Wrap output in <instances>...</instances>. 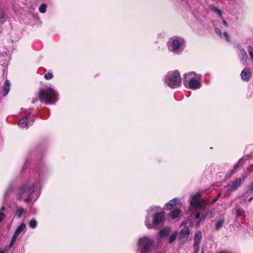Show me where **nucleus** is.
Wrapping results in <instances>:
<instances>
[{
	"instance_id": "f257e3e1",
	"label": "nucleus",
	"mask_w": 253,
	"mask_h": 253,
	"mask_svg": "<svg viewBox=\"0 0 253 253\" xmlns=\"http://www.w3.org/2000/svg\"><path fill=\"white\" fill-rule=\"evenodd\" d=\"M200 196L199 193H196L192 196L190 199V211H196V213L192 212L191 214L198 220L195 224L196 225H199L207 218H211L213 217L212 210L208 209V203L205 200H201Z\"/></svg>"
},
{
	"instance_id": "f03ea898",
	"label": "nucleus",
	"mask_w": 253,
	"mask_h": 253,
	"mask_svg": "<svg viewBox=\"0 0 253 253\" xmlns=\"http://www.w3.org/2000/svg\"><path fill=\"white\" fill-rule=\"evenodd\" d=\"M160 209L152 206L147 211V215L145 220V225L148 229H153L162 224L165 219V212L159 211Z\"/></svg>"
},
{
	"instance_id": "7ed1b4c3",
	"label": "nucleus",
	"mask_w": 253,
	"mask_h": 253,
	"mask_svg": "<svg viewBox=\"0 0 253 253\" xmlns=\"http://www.w3.org/2000/svg\"><path fill=\"white\" fill-rule=\"evenodd\" d=\"M38 186L40 189L41 188L42 186L39 181L35 182H28L24 184L16 194V199L27 203H29L34 199V194Z\"/></svg>"
},
{
	"instance_id": "20e7f679",
	"label": "nucleus",
	"mask_w": 253,
	"mask_h": 253,
	"mask_svg": "<svg viewBox=\"0 0 253 253\" xmlns=\"http://www.w3.org/2000/svg\"><path fill=\"white\" fill-rule=\"evenodd\" d=\"M58 93L50 86L46 85L39 92V98L41 101L47 104H54L58 100Z\"/></svg>"
},
{
	"instance_id": "39448f33",
	"label": "nucleus",
	"mask_w": 253,
	"mask_h": 253,
	"mask_svg": "<svg viewBox=\"0 0 253 253\" xmlns=\"http://www.w3.org/2000/svg\"><path fill=\"white\" fill-rule=\"evenodd\" d=\"M202 75L194 72L184 75L183 83L187 87L193 90L199 89L201 87Z\"/></svg>"
},
{
	"instance_id": "423d86ee",
	"label": "nucleus",
	"mask_w": 253,
	"mask_h": 253,
	"mask_svg": "<svg viewBox=\"0 0 253 253\" xmlns=\"http://www.w3.org/2000/svg\"><path fill=\"white\" fill-rule=\"evenodd\" d=\"M185 44V40L180 37H172L168 42L169 50L176 54H180L183 51Z\"/></svg>"
},
{
	"instance_id": "0eeeda50",
	"label": "nucleus",
	"mask_w": 253,
	"mask_h": 253,
	"mask_svg": "<svg viewBox=\"0 0 253 253\" xmlns=\"http://www.w3.org/2000/svg\"><path fill=\"white\" fill-rule=\"evenodd\" d=\"M154 246V240L148 236L141 237L137 241V250L140 253H151Z\"/></svg>"
},
{
	"instance_id": "6e6552de",
	"label": "nucleus",
	"mask_w": 253,
	"mask_h": 253,
	"mask_svg": "<svg viewBox=\"0 0 253 253\" xmlns=\"http://www.w3.org/2000/svg\"><path fill=\"white\" fill-rule=\"evenodd\" d=\"M181 82L180 73L177 70L168 72L164 79L165 84L171 88L179 87Z\"/></svg>"
},
{
	"instance_id": "1a4fd4ad",
	"label": "nucleus",
	"mask_w": 253,
	"mask_h": 253,
	"mask_svg": "<svg viewBox=\"0 0 253 253\" xmlns=\"http://www.w3.org/2000/svg\"><path fill=\"white\" fill-rule=\"evenodd\" d=\"M246 174H243L242 177H239L236 179L235 181H232L229 183L225 188L227 191H234L237 189V188L241 185V184L244 181L245 178L247 177Z\"/></svg>"
},
{
	"instance_id": "9d476101",
	"label": "nucleus",
	"mask_w": 253,
	"mask_h": 253,
	"mask_svg": "<svg viewBox=\"0 0 253 253\" xmlns=\"http://www.w3.org/2000/svg\"><path fill=\"white\" fill-rule=\"evenodd\" d=\"M21 111L26 115V117H23L19 120L18 125L21 128L27 127L30 125L28 120L30 117V111L28 109L23 108L21 109Z\"/></svg>"
},
{
	"instance_id": "9b49d317",
	"label": "nucleus",
	"mask_w": 253,
	"mask_h": 253,
	"mask_svg": "<svg viewBox=\"0 0 253 253\" xmlns=\"http://www.w3.org/2000/svg\"><path fill=\"white\" fill-rule=\"evenodd\" d=\"M26 227V224L24 223H22L17 227L14 234L12 236V239L9 245L8 248H10L13 246L15 241L17 239L19 235L25 230Z\"/></svg>"
},
{
	"instance_id": "f8f14e48",
	"label": "nucleus",
	"mask_w": 253,
	"mask_h": 253,
	"mask_svg": "<svg viewBox=\"0 0 253 253\" xmlns=\"http://www.w3.org/2000/svg\"><path fill=\"white\" fill-rule=\"evenodd\" d=\"M238 53L239 57L240 58L242 63L244 65H246L247 64V53L243 47L241 46H238Z\"/></svg>"
},
{
	"instance_id": "ddd939ff",
	"label": "nucleus",
	"mask_w": 253,
	"mask_h": 253,
	"mask_svg": "<svg viewBox=\"0 0 253 253\" xmlns=\"http://www.w3.org/2000/svg\"><path fill=\"white\" fill-rule=\"evenodd\" d=\"M202 239V233L200 231L197 232L194 238V248L196 253L199 250V245Z\"/></svg>"
},
{
	"instance_id": "4468645a",
	"label": "nucleus",
	"mask_w": 253,
	"mask_h": 253,
	"mask_svg": "<svg viewBox=\"0 0 253 253\" xmlns=\"http://www.w3.org/2000/svg\"><path fill=\"white\" fill-rule=\"evenodd\" d=\"M251 72L249 68H246L242 70L241 73V77L244 82H248L251 77Z\"/></svg>"
},
{
	"instance_id": "2eb2a0df",
	"label": "nucleus",
	"mask_w": 253,
	"mask_h": 253,
	"mask_svg": "<svg viewBox=\"0 0 253 253\" xmlns=\"http://www.w3.org/2000/svg\"><path fill=\"white\" fill-rule=\"evenodd\" d=\"M170 232V230L168 228H164L161 230L156 235V239L160 240L167 236Z\"/></svg>"
},
{
	"instance_id": "dca6fc26",
	"label": "nucleus",
	"mask_w": 253,
	"mask_h": 253,
	"mask_svg": "<svg viewBox=\"0 0 253 253\" xmlns=\"http://www.w3.org/2000/svg\"><path fill=\"white\" fill-rule=\"evenodd\" d=\"M190 234V230L188 227L184 228L180 233V239L182 241L187 240L188 237Z\"/></svg>"
},
{
	"instance_id": "f3484780",
	"label": "nucleus",
	"mask_w": 253,
	"mask_h": 253,
	"mask_svg": "<svg viewBox=\"0 0 253 253\" xmlns=\"http://www.w3.org/2000/svg\"><path fill=\"white\" fill-rule=\"evenodd\" d=\"M10 83L9 81L6 80L4 84L2 86V95L3 96H5L8 93L10 90Z\"/></svg>"
},
{
	"instance_id": "a211bd4d",
	"label": "nucleus",
	"mask_w": 253,
	"mask_h": 253,
	"mask_svg": "<svg viewBox=\"0 0 253 253\" xmlns=\"http://www.w3.org/2000/svg\"><path fill=\"white\" fill-rule=\"evenodd\" d=\"M27 213V211L24 210L23 208H21V207L16 206L15 208V216H16L17 218H20L21 217V216L24 214H26Z\"/></svg>"
},
{
	"instance_id": "6ab92c4d",
	"label": "nucleus",
	"mask_w": 253,
	"mask_h": 253,
	"mask_svg": "<svg viewBox=\"0 0 253 253\" xmlns=\"http://www.w3.org/2000/svg\"><path fill=\"white\" fill-rule=\"evenodd\" d=\"M182 215L181 211L179 209H174L170 213V216L172 219L178 218Z\"/></svg>"
},
{
	"instance_id": "aec40b11",
	"label": "nucleus",
	"mask_w": 253,
	"mask_h": 253,
	"mask_svg": "<svg viewBox=\"0 0 253 253\" xmlns=\"http://www.w3.org/2000/svg\"><path fill=\"white\" fill-rule=\"evenodd\" d=\"M178 201V199L177 198H173L170 200L168 203L165 205V209L167 210H170L174 206H175L177 202Z\"/></svg>"
},
{
	"instance_id": "412c9836",
	"label": "nucleus",
	"mask_w": 253,
	"mask_h": 253,
	"mask_svg": "<svg viewBox=\"0 0 253 253\" xmlns=\"http://www.w3.org/2000/svg\"><path fill=\"white\" fill-rule=\"evenodd\" d=\"M236 213L237 217H245V211L241 208H237Z\"/></svg>"
},
{
	"instance_id": "4be33fe9",
	"label": "nucleus",
	"mask_w": 253,
	"mask_h": 253,
	"mask_svg": "<svg viewBox=\"0 0 253 253\" xmlns=\"http://www.w3.org/2000/svg\"><path fill=\"white\" fill-rule=\"evenodd\" d=\"M13 191V188L11 186H9L7 189L6 190L4 194V198L6 200L7 199L9 196L10 194Z\"/></svg>"
},
{
	"instance_id": "5701e85b",
	"label": "nucleus",
	"mask_w": 253,
	"mask_h": 253,
	"mask_svg": "<svg viewBox=\"0 0 253 253\" xmlns=\"http://www.w3.org/2000/svg\"><path fill=\"white\" fill-rule=\"evenodd\" d=\"M210 7H211V9L212 11L216 13L219 15V16H220L221 18L222 17V11L221 10H220L217 7L214 6L213 5H211Z\"/></svg>"
},
{
	"instance_id": "b1692460",
	"label": "nucleus",
	"mask_w": 253,
	"mask_h": 253,
	"mask_svg": "<svg viewBox=\"0 0 253 253\" xmlns=\"http://www.w3.org/2000/svg\"><path fill=\"white\" fill-rule=\"evenodd\" d=\"M28 225L31 228L35 229L37 226L38 222L35 219H33L29 221Z\"/></svg>"
},
{
	"instance_id": "393cba45",
	"label": "nucleus",
	"mask_w": 253,
	"mask_h": 253,
	"mask_svg": "<svg viewBox=\"0 0 253 253\" xmlns=\"http://www.w3.org/2000/svg\"><path fill=\"white\" fill-rule=\"evenodd\" d=\"M224 222V220L223 218L219 219L218 221H217L215 224V229L216 230H219L223 225V223Z\"/></svg>"
},
{
	"instance_id": "a878e982",
	"label": "nucleus",
	"mask_w": 253,
	"mask_h": 253,
	"mask_svg": "<svg viewBox=\"0 0 253 253\" xmlns=\"http://www.w3.org/2000/svg\"><path fill=\"white\" fill-rule=\"evenodd\" d=\"M5 208L4 206L1 207L0 209V222L5 217V214L3 212Z\"/></svg>"
},
{
	"instance_id": "bb28decb",
	"label": "nucleus",
	"mask_w": 253,
	"mask_h": 253,
	"mask_svg": "<svg viewBox=\"0 0 253 253\" xmlns=\"http://www.w3.org/2000/svg\"><path fill=\"white\" fill-rule=\"evenodd\" d=\"M46 5L44 3H42L39 7V11L42 13H44L46 12Z\"/></svg>"
},
{
	"instance_id": "cd10ccee",
	"label": "nucleus",
	"mask_w": 253,
	"mask_h": 253,
	"mask_svg": "<svg viewBox=\"0 0 253 253\" xmlns=\"http://www.w3.org/2000/svg\"><path fill=\"white\" fill-rule=\"evenodd\" d=\"M176 238V234L174 233V234H171L169 238V243H172L175 240Z\"/></svg>"
},
{
	"instance_id": "c85d7f7f",
	"label": "nucleus",
	"mask_w": 253,
	"mask_h": 253,
	"mask_svg": "<svg viewBox=\"0 0 253 253\" xmlns=\"http://www.w3.org/2000/svg\"><path fill=\"white\" fill-rule=\"evenodd\" d=\"M44 77L46 80H50L53 78V75L52 73L48 72L44 75Z\"/></svg>"
},
{
	"instance_id": "c756f323",
	"label": "nucleus",
	"mask_w": 253,
	"mask_h": 253,
	"mask_svg": "<svg viewBox=\"0 0 253 253\" xmlns=\"http://www.w3.org/2000/svg\"><path fill=\"white\" fill-rule=\"evenodd\" d=\"M253 191V182L248 186L247 189V193H250Z\"/></svg>"
},
{
	"instance_id": "7c9ffc66",
	"label": "nucleus",
	"mask_w": 253,
	"mask_h": 253,
	"mask_svg": "<svg viewBox=\"0 0 253 253\" xmlns=\"http://www.w3.org/2000/svg\"><path fill=\"white\" fill-rule=\"evenodd\" d=\"M214 30H215V33L217 35H218L221 38L222 37V33L219 29L215 28Z\"/></svg>"
},
{
	"instance_id": "2f4dec72",
	"label": "nucleus",
	"mask_w": 253,
	"mask_h": 253,
	"mask_svg": "<svg viewBox=\"0 0 253 253\" xmlns=\"http://www.w3.org/2000/svg\"><path fill=\"white\" fill-rule=\"evenodd\" d=\"M223 36L225 38L227 41L230 42V38L228 33L226 32H224L223 34Z\"/></svg>"
},
{
	"instance_id": "473e14b6",
	"label": "nucleus",
	"mask_w": 253,
	"mask_h": 253,
	"mask_svg": "<svg viewBox=\"0 0 253 253\" xmlns=\"http://www.w3.org/2000/svg\"><path fill=\"white\" fill-rule=\"evenodd\" d=\"M220 195H221L220 194H218V195H217L215 196V197L212 200L211 203H215L219 199V198L220 197Z\"/></svg>"
},
{
	"instance_id": "72a5a7b5",
	"label": "nucleus",
	"mask_w": 253,
	"mask_h": 253,
	"mask_svg": "<svg viewBox=\"0 0 253 253\" xmlns=\"http://www.w3.org/2000/svg\"><path fill=\"white\" fill-rule=\"evenodd\" d=\"M7 251V249L6 248L4 250L0 249V253H6Z\"/></svg>"
},
{
	"instance_id": "f704fd0d",
	"label": "nucleus",
	"mask_w": 253,
	"mask_h": 253,
	"mask_svg": "<svg viewBox=\"0 0 253 253\" xmlns=\"http://www.w3.org/2000/svg\"><path fill=\"white\" fill-rule=\"evenodd\" d=\"M4 14H1V18H0V21L1 22H3L4 21V20H3V18H4Z\"/></svg>"
},
{
	"instance_id": "c9c22d12",
	"label": "nucleus",
	"mask_w": 253,
	"mask_h": 253,
	"mask_svg": "<svg viewBox=\"0 0 253 253\" xmlns=\"http://www.w3.org/2000/svg\"><path fill=\"white\" fill-rule=\"evenodd\" d=\"M222 23L225 26H227V23L225 20H223Z\"/></svg>"
},
{
	"instance_id": "e433bc0d",
	"label": "nucleus",
	"mask_w": 253,
	"mask_h": 253,
	"mask_svg": "<svg viewBox=\"0 0 253 253\" xmlns=\"http://www.w3.org/2000/svg\"><path fill=\"white\" fill-rule=\"evenodd\" d=\"M253 200V198H252V197H251V198H249V199H248V200H247V201H248V202H251Z\"/></svg>"
},
{
	"instance_id": "4c0bfd02",
	"label": "nucleus",
	"mask_w": 253,
	"mask_h": 253,
	"mask_svg": "<svg viewBox=\"0 0 253 253\" xmlns=\"http://www.w3.org/2000/svg\"><path fill=\"white\" fill-rule=\"evenodd\" d=\"M39 196H40V193L36 194V197L35 200H37L39 198Z\"/></svg>"
},
{
	"instance_id": "58836bf2",
	"label": "nucleus",
	"mask_w": 253,
	"mask_h": 253,
	"mask_svg": "<svg viewBox=\"0 0 253 253\" xmlns=\"http://www.w3.org/2000/svg\"><path fill=\"white\" fill-rule=\"evenodd\" d=\"M202 253H204V251H202Z\"/></svg>"
},
{
	"instance_id": "ea45409f",
	"label": "nucleus",
	"mask_w": 253,
	"mask_h": 253,
	"mask_svg": "<svg viewBox=\"0 0 253 253\" xmlns=\"http://www.w3.org/2000/svg\"><path fill=\"white\" fill-rule=\"evenodd\" d=\"M181 1H183L184 0H181Z\"/></svg>"
},
{
	"instance_id": "a19ab883",
	"label": "nucleus",
	"mask_w": 253,
	"mask_h": 253,
	"mask_svg": "<svg viewBox=\"0 0 253 253\" xmlns=\"http://www.w3.org/2000/svg\"><path fill=\"white\" fill-rule=\"evenodd\" d=\"M252 198H253V196L252 197Z\"/></svg>"
}]
</instances>
